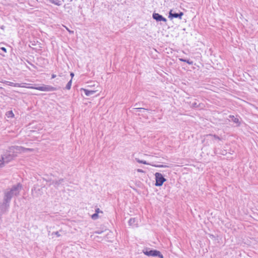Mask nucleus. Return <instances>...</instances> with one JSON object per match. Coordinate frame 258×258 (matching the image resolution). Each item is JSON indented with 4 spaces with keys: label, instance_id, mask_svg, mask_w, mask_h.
<instances>
[{
    "label": "nucleus",
    "instance_id": "f257e3e1",
    "mask_svg": "<svg viewBox=\"0 0 258 258\" xmlns=\"http://www.w3.org/2000/svg\"><path fill=\"white\" fill-rule=\"evenodd\" d=\"M22 189V185L20 183H18L17 184L13 185L10 189L4 191V198L11 202L13 197H17L19 195Z\"/></svg>",
    "mask_w": 258,
    "mask_h": 258
},
{
    "label": "nucleus",
    "instance_id": "f03ea898",
    "mask_svg": "<svg viewBox=\"0 0 258 258\" xmlns=\"http://www.w3.org/2000/svg\"><path fill=\"white\" fill-rule=\"evenodd\" d=\"M143 253L149 256H158L160 258H164L161 253L157 250H152L150 248H146L143 250Z\"/></svg>",
    "mask_w": 258,
    "mask_h": 258
},
{
    "label": "nucleus",
    "instance_id": "7ed1b4c3",
    "mask_svg": "<svg viewBox=\"0 0 258 258\" xmlns=\"http://www.w3.org/2000/svg\"><path fill=\"white\" fill-rule=\"evenodd\" d=\"M10 203V202L3 198V202L0 203V213L1 214H5L9 211Z\"/></svg>",
    "mask_w": 258,
    "mask_h": 258
},
{
    "label": "nucleus",
    "instance_id": "20e7f679",
    "mask_svg": "<svg viewBox=\"0 0 258 258\" xmlns=\"http://www.w3.org/2000/svg\"><path fill=\"white\" fill-rule=\"evenodd\" d=\"M30 89H36L41 91H54L57 90L55 87L50 85H43L42 86L39 87H29Z\"/></svg>",
    "mask_w": 258,
    "mask_h": 258
},
{
    "label": "nucleus",
    "instance_id": "39448f33",
    "mask_svg": "<svg viewBox=\"0 0 258 258\" xmlns=\"http://www.w3.org/2000/svg\"><path fill=\"white\" fill-rule=\"evenodd\" d=\"M155 186H161L163 185V183L166 181V179L165 178L163 175L159 172H156L155 174Z\"/></svg>",
    "mask_w": 258,
    "mask_h": 258
},
{
    "label": "nucleus",
    "instance_id": "423d86ee",
    "mask_svg": "<svg viewBox=\"0 0 258 258\" xmlns=\"http://www.w3.org/2000/svg\"><path fill=\"white\" fill-rule=\"evenodd\" d=\"M46 180L47 182L49 183V186H50L51 185H53L55 188H58L60 184H62V183L64 181V179L63 178H60L58 180H52L50 179Z\"/></svg>",
    "mask_w": 258,
    "mask_h": 258
},
{
    "label": "nucleus",
    "instance_id": "0eeeda50",
    "mask_svg": "<svg viewBox=\"0 0 258 258\" xmlns=\"http://www.w3.org/2000/svg\"><path fill=\"white\" fill-rule=\"evenodd\" d=\"M14 157L13 155H12L10 153L6 154L2 156V159H0V165L3 164L4 162H8L12 160Z\"/></svg>",
    "mask_w": 258,
    "mask_h": 258
},
{
    "label": "nucleus",
    "instance_id": "6e6552de",
    "mask_svg": "<svg viewBox=\"0 0 258 258\" xmlns=\"http://www.w3.org/2000/svg\"><path fill=\"white\" fill-rule=\"evenodd\" d=\"M183 15V13L182 12L179 13H173V10H171L169 13L168 18L170 19H172L173 18H179L180 20H181Z\"/></svg>",
    "mask_w": 258,
    "mask_h": 258
},
{
    "label": "nucleus",
    "instance_id": "1a4fd4ad",
    "mask_svg": "<svg viewBox=\"0 0 258 258\" xmlns=\"http://www.w3.org/2000/svg\"><path fill=\"white\" fill-rule=\"evenodd\" d=\"M153 18L157 22L163 21L166 22L167 19L158 13H154L152 15Z\"/></svg>",
    "mask_w": 258,
    "mask_h": 258
},
{
    "label": "nucleus",
    "instance_id": "9d476101",
    "mask_svg": "<svg viewBox=\"0 0 258 258\" xmlns=\"http://www.w3.org/2000/svg\"><path fill=\"white\" fill-rule=\"evenodd\" d=\"M10 149L11 150H16L18 152H26V151H32L33 149H30V148H25L24 147H21V146H13V147H11Z\"/></svg>",
    "mask_w": 258,
    "mask_h": 258
},
{
    "label": "nucleus",
    "instance_id": "9b49d317",
    "mask_svg": "<svg viewBox=\"0 0 258 258\" xmlns=\"http://www.w3.org/2000/svg\"><path fill=\"white\" fill-rule=\"evenodd\" d=\"M136 160L139 163H142V164H145V165H151L152 166H154V167H156L161 168V167H167V166L164 165H154V164L148 163V162H147L145 160H140L139 158H136Z\"/></svg>",
    "mask_w": 258,
    "mask_h": 258
},
{
    "label": "nucleus",
    "instance_id": "f8f14e48",
    "mask_svg": "<svg viewBox=\"0 0 258 258\" xmlns=\"http://www.w3.org/2000/svg\"><path fill=\"white\" fill-rule=\"evenodd\" d=\"M229 118L232 121L236 124L237 126H239L240 125V121H239V118L237 116H234L232 115H230Z\"/></svg>",
    "mask_w": 258,
    "mask_h": 258
},
{
    "label": "nucleus",
    "instance_id": "ddd939ff",
    "mask_svg": "<svg viewBox=\"0 0 258 258\" xmlns=\"http://www.w3.org/2000/svg\"><path fill=\"white\" fill-rule=\"evenodd\" d=\"M81 90L83 91L84 93H85V94L87 96H91L92 95H93L96 92L95 91H94V90H89L88 89H84V88H81Z\"/></svg>",
    "mask_w": 258,
    "mask_h": 258
},
{
    "label": "nucleus",
    "instance_id": "4468645a",
    "mask_svg": "<svg viewBox=\"0 0 258 258\" xmlns=\"http://www.w3.org/2000/svg\"><path fill=\"white\" fill-rule=\"evenodd\" d=\"M206 138H213L216 140H218L219 141L221 140V138H220L219 136L216 135H212V134H208L206 136Z\"/></svg>",
    "mask_w": 258,
    "mask_h": 258
},
{
    "label": "nucleus",
    "instance_id": "2eb2a0df",
    "mask_svg": "<svg viewBox=\"0 0 258 258\" xmlns=\"http://www.w3.org/2000/svg\"><path fill=\"white\" fill-rule=\"evenodd\" d=\"M25 83H15L14 86L17 87H22V88H27L30 89L29 86H26L25 85Z\"/></svg>",
    "mask_w": 258,
    "mask_h": 258
},
{
    "label": "nucleus",
    "instance_id": "dca6fc26",
    "mask_svg": "<svg viewBox=\"0 0 258 258\" xmlns=\"http://www.w3.org/2000/svg\"><path fill=\"white\" fill-rule=\"evenodd\" d=\"M137 222V219L135 218H131L128 222V225L130 226H134L135 225V223Z\"/></svg>",
    "mask_w": 258,
    "mask_h": 258
},
{
    "label": "nucleus",
    "instance_id": "f3484780",
    "mask_svg": "<svg viewBox=\"0 0 258 258\" xmlns=\"http://www.w3.org/2000/svg\"><path fill=\"white\" fill-rule=\"evenodd\" d=\"M179 60L180 61L186 62V63H187L189 64H193V61H191V60H190L189 59H184V58H179Z\"/></svg>",
    "mask_w": 258,
    "mask_h": 258
},
{
    "label": "nucleus",
    "instance_id": "a211bd4d",
    "mask_svg": "<svg viewBox=\"0 0 258 258\" xmlns=\"http://www.w3.org/2000/svg\"><path fill=\"white\" fill-rule=\"evenodd\" d=\"M72 79H71L69 81V82L67 83L66 86V89L67 90H70L71 88V86H72Z\"/></svg>",
    "mask_w": 258,
    "mask_h": 258
},
{
    "label": "nucleus",
    "instance_id": "6ab92c4d",
    "mask_svg": "<svg viewBox=\"0 0 258 258\" xmlns=\"http://www.w3.org/2000/svg\"><path fill=\"white\" fill-rule=\"evenodd\" d=\"M6 115L8 117H13L14 116V114L12 111H9L7 112Z\"/></svg>",
    "mask_w": 258,
    "mask_h": 258
},
{
    "label": "nucleus",
    "instance_id": "aec40b11",
    "mask_svg": "<svg viewBox=\"0 0 258 258\" xmlns=\"http://www.w3.org/2000/svg\"><path fill=\"white\" fill-rule=\"evenodd\" d=\"M61 231H62L61 230H60L59 231L53 232L52 233V235H55L57 237H60L61 236V235L59 234V232H60Z\"/></svg>",
    "mask_w": 258,
    "mask_h": 258
},
{
    "label": "nucleus",
    "instance_id": "412c9836",
    "mask_svg": "<svg viewBox=\"0 0 258 258\" xmlns=\"http://www.w3.org/2000/svg\"><path fill=\"white\" fill-rule=\"evenodd\" d=\"M91 218L93 220H96L98 218V214L95 213L91 216Z\"/></svg>",
    "mask_w": 258,
    "mask_h": 258
},
{
    "label": "nucleus",
    "instance_id": "4be33fe9",
    "mask_svg": "<svg viewBox=\"0 0 258 258\" xmlns=\"http://www.w3.org/2000/svg\"><path fill=\"white\" fill-rule=\"evenodd\" d=\"M135 109L137 110L138 111H141L142 110H149L148 109H146V108H142V107L136 108H135Z\"/></svg>",
    "mask_w": 258,
    "mask_h": 258
},
{
    "label": "nucleus",
    "instance_id": "5701e85b",
    "mask_svg": "<svg viewBox=\"0 0 258 258\" xmlns=\"http://www.w3.org/2000/svg\"><path fill=\"white\" fill-rule=\"evenodd\" d=\"M192 106L193 107L196 108V107H198V105L197 104V102H195L192 103Z\"/></svg>",
    "mask_w": 258,
    "mask_h": 258
},
{
    "label": "nucleus",
    "instance_id": "b1692460",
    "mask_svg": "<svg viewBox=\"0 0 258 258\" xmlns=\"http://www.w3.org/2000/svg\"><path fill=\"white\" fill-rule=\"evenodd\" d=\"M137 172H140V173H145V171H144L143 170L141 169H138L137 170Z\"/></svg>",
    "mask_w": 258,
    "mask_h": 258
},
{
    "label": "nucleus",
    "instance_id": "393cba45",
    "mask_svg": "<svg viewBox=\"0 0 258 258\" xmlns=\"http://www.w3.org/2000/svg\"><path fill=\"white\" fill-rule=\"evenodd\" d=\"M99 212H101V213H102V211H101L99 208H97L96 209H95V213H97V214H98V213H99Z\"/></svg>",
    "mask_w": 258,
    "mask_h": 258
},
{
    "label": "nucleus",
    "instance_id": "a878e982",
    "mask_svg": "<svg viewBox=\"0 0 258 258\" xmlns=\"http://www.w3.org/2000/svg\"><path fill=\"white\" fill-rule=\"evenodd\" d=\"M0 49L3 50L4 52H7V49L4 47H1Z\"/></svg>",
    "mask_w": 258,
    "mask_h": 258
},
{
    "label": "nucleus",
    "instance_id": "bb28decb",
    "mask_svg": "<svg viewBox=\"0 0 258 258\" xmlns=\"http://www.w3.org/2000/svg\"><path fill=\"white\" fill-rule=\"evenodd\" d=\"M67 29V30H68V31L70 33V34H73L74 33V31H71L69 29H68L67 27H65Z\"/></svg>",
    "mask_w": 258,
    "mask_h": 258
},
{
    "label": "nucleus",
    "instance_id": "cd10ccee",
    "mask_svg": "<svg viewBox=\"0 0 258 258\" xmlns=\"http://www.w3.org/2000/svg\"><path fill=\"white\" fill-rule=\"evenodd\" d=\"M94 233L96 234H101L102 233V231L97 230L95 231Z\"/></svg>",
    "mask_w": 258,
    "mask_h": 258
},
{
    "label": "nucleus",
    "instance_id": "c85d7f7f",
    "mask_svg": "<svg viewBox=\"0 0 258 258\" xmlns=\"http://www.w3.org/2000/svg\"><path fill=\"white\" fill-rule=\"evenodd\" d=\"M55 77H56V75H55V74H52V75H51V78H52V79H54V78H55Z\"/></svg>",
    "mask_w": 258,
    "mask_h": 258
},
{
    "label": "nucleus",
    "instance_id": "c756f323",
    "mask_svg": "<svg viewBox=\"0 0 258 258\" xmlns=\"http://www.w3.org/2000/svg\"><path fill=\"white\" fill-rule=\"evenodd\" d=\"M1 29H2V30H4L5 28V26H4V25H2L0 27Z\"/></svg>",
    "mask_w": 258,
    "mask_h": 258
},
{
    "label": "nucleus",
    "instance_id": "7c9ffc66",
    "mask_svg": "<svg viewBox=\"0 0 258 258\" xmlns=\"http://www.w3.org/2000/svg\"><path fill=\"white\" fill-rule=\"evenodd\" d=\"M71 76L72 77V78L74 76V74L73 73H71Z\"/></svg>",
    "mask_w": 258,
    "mask_h": 258
},
{
    "label": "nucleus",
    "instance_id": "2f4dec72",
    "mask_svg": "<svg viewBox=\"0 0 258 258\" xmlns=\"http://www.w3.org/2000/svg\"><path fill=\"white\" fill-rule=\"evenodd\" d=\"M25 86H30V85H31V84H27V83H25Z\"/></svg>",
    "mask_w": 258,
    "mask_h": 258
}]
</instances>
